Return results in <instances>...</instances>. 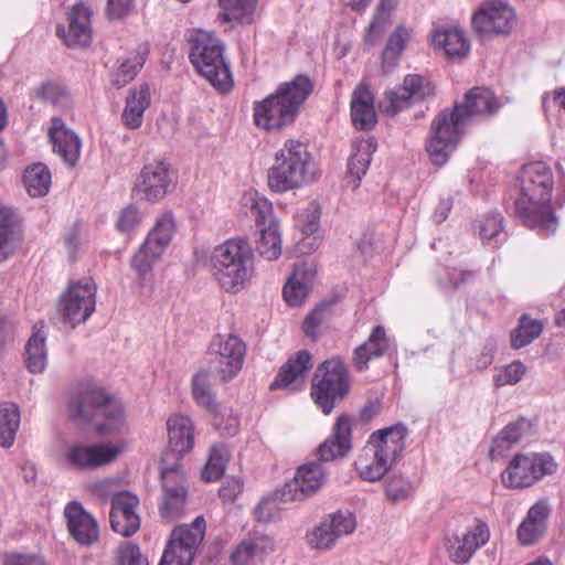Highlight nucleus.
Listing matches in <instances>:
<instances>
[{
	"mask_svg": "<svg viewBox=\"0 0 565 565\" xmlns=\"http://www.w3.org/2000/svg\"><path fill=\"white\" fill-rule=\"evenodd\" d=\"M189 57L198 72L215 88L228 90L232 87V76L224 61V46L220 39L210 33L198 31L190 39Z\"/></svg>",
	"mask_w": 565,
	"mask_h": 565,
	"instance_id": "nucleus-6",
	"label": "nucleus"
},
{
	"mask_svg": "<svg viewBox=\"0 0 565 565\" xmlns=\"http://www.w3.org/2000/svg\"><path fill=\"white\" fill-rule=\"evenodd\" d=\"M408 430L402 424L373 431L366 441L392 467L399 460L405 449Z\"/></svg>",
	"mask_w": 565,
	"mask_h": 565,
	"instance_id": "nucleus-21",
	"label": "nucleus"
},
{
	"mask_svg": "<svg viewBox=\"0 0 565 565\" xmlns=\"http://www.w3.org/2000/svg\"><path fill=\"white\" fill-rule=\"evenodd\" d=\"M520 196L514 202V213L524 225L554 232L556 218L551 205L554 178L543 161L525 163L518 177Z\"/></svg>",
	"mask_w": 565,
	"mask_h": 565,
	"instance_id": "nucleus-1",
	"label": "nucleus"
},
{
	"mask_svg": "<svg viewBox=\"0 0 565 565\" xmlns=\"http://www.w3.org/2000/svg\"><path fill=\"white\" fill-rule=\"evenodd\" d=\"M353 466L359 477L369 482L381 480L392 469V466L367 444L359 451Z\"/></svg>",
	"mask_w": 565,
	"mask_h": 565,
	"instance_id": "nucleus-34",
	"label": "nucleus"
},
{
	"mask_svg": "<svg viewBox=\"0 0 565 565\" xmlns=\"http://www.w3.org/2000/svg\"><path fill=\"white\" fill-rule=\"evenodd\" d=\"M390 347V340L386 335L384 327L376 326L373 328L367 340L359 345L353 352V365L359 371L369 367V362L373 359L383 356Z\"/></svg>",
	"mask_w": 565,
	"mask_h": 565,
	"instance_id": "nucleus-30",
	"label": "nucleus"
},
{
	"mask_svg": "<svg viewBox=\"0 0 565 565\" xmlns=\"http://www.w3.org/2000/svg\"><path fill=\"white\" fill-rule=\"evenodd\" d=\"M349 391L350 374L340 356H332L317 367L311 383V396L323 414H330Z\"/></svg>",
	"mask_w": 565,
	"mask_h": 565,
	"instance_id": "nucleus-7",
	"label": "nucleus"
},
{
	"mask_svg": "<svg viewBox=\"0 0 565 565\" xmlns=\"http://www.w3.org/2000/svg\"><path fill=\"white\" fill-rule=\"evenodd\" d=\"M312 367V356L309 351L300 350L291 355L279 369L270 390L297 391L302 387L307 373Z\"/></svg>",
	"mask_w": 565,
	"mask_h": 565,
	"instance_id": "nucleus-22",
	"label": "nucleus"
},
{
	"mask_svg": "<svg viewBox=\"0 0 565 565\" xmlns=\"http://www.w3.org/2000/svg\"><path fill=\"white\" fill-rule=\"evenodd\" d=\"M310 290L307 274L301 266H295L291 276L282 288L285 301L292 307L301 306Z\"/></svg>",
	"mask_w": 565,
	"mask_h": 565,
	"instance_id": "nucleus-41",
	"label": "nucleus"
},
{
	"mask_svg": "<svg viewBox=\"0 0 565 565\" xmlns=\"http://www.w3.org/2000/svg\"><path fill=\"white\" fill-rule=\"evenodd\" d=\"M35 97L51 103L53 106L65 109L71 107L72 98L64 86L57 83H44L34 90Z\"/></svg>",
	"mask_w": 565,
	"mask_h": 565,
	"instance_id": "nucleus-47",
	"label": "nucleus"
},
{
	"mask_svg": "<svg viewBox=\"0 0 565 565\" xmlns=\"http://www.w3.org/2000/svg\"><path fill=\"white\" fill-rule=\"evenodd\" d=\"M139 499L130 491H120L111 498L109 522L111 529L125 536L134 535L140 527V516L137 513Z\"/></svg>",
	"mask_w": 565,
	"mask_h": 565,
	"instance_id": "nucleus-18",
	"label": "nucleus"
},
{
	"mask_svg": "<svg viewBox=\"0 0 565 565\" xmlns=\"http://www.w3.org/2000/svg\"><path fill=\"white\" fill-rule=\"evenodd\" d=\"M351 118L358 130H370L377 121L374 96L364 83L360 84L352 94Z\"/></svg>",
	"mask_w": 565,
	"mask_h": 565,
	"instance_id": "nucleus-28",
	"label": "nucleus"
},
{
	"mask_svg": "<svg viewBox=\"0 0 565 565\" xmlns=\"http://www.w3.org/2000/svg\"><path fill=\"white\" fill-rule=\"evenodd\" d=\"M408 38V31L404 26H397L393 34L390 36L385 50L383 51V62L385 63L390 60L395 61L404 51Z\"/></svg>",
	"mask_w": 565,
	"mask_h": 565,
	"instance_id": "nucleus-53",
	"label": "nucleus"
},
{
	"mask_svg": "<svg viewBox=\"0 0 565 565\" xmlns=\"http://www.w3.org/2000/svg\"><path fill=\"white\" fill-rule=\"evenodd\" d=\"M52 175L43 163H34L24 170L23 183L26 192L32 198H42L50 191Z\"/></svg>",
	"mask_w": 565,
	"mask_h": 565,
	"instance_id": "nucleus-40",
	"label": "nucleus"
},
{
	"mask_svg": "<svg viewBox=\"0 0 565 565\" xmlns=\"http://www.w3.org/2000/svg\"><path fill=\"white\" fill-rule=\"evenodd\" d=\"M46 132L50 141H79L78 136L60 117L50 120Z\"/></svg>",
	"mask_w": 565,
	"mask_h": 565,
	"instance_id": "nucleus-56",
	"label": "nucleus"
},
{
	"mask_svg": "<svg viewBox=\"0 0 565 565\" xmlns=\"http://www.w3.org/2000/svg\"><path fill=\"white\" fill-rule=\"evenodd\" d=\"M175 184L177 172L172 169L170 162L163 158H156L142 167L139 181L134 190L141 195V199L148 202H158Z\"/></svg>",
	"mask_w": 565,
	"mask_h": 565,
	"instance_id": "nucleus-14",
	"label": "nucleus"
},
{
	"mask_svg": "<svg viewBox=\"0 0 565 565\" xmlns=\"http://www.w3.org/2000/svg\"><path fill=\"white\" fill-rule=\"evenodd\" d=\"M327 480V472L320 462L300 466L292 480L286 482L276 497L281 502L301 501L316 493Z\"/></svg>",
	"mask_w": 565,
	"mask_h": 565,
	"instance_id": "nucleus-17",
	"label": "nucleus"
},
{
	"mask_svg": "<svg viewBox=\"0 0 565 565\" xmlns=\"http://www.w3.org/2000/svg\"><path fill=\"white\" fill-rule=\"evenodd\" d=\"M129 425L124 403L120 398L108 395V436L127 434Z\"/></svg>",
	"mask_w": 565,
	"mask_h": 565,
	"instance_id": "nucleus-48",
	"label": "nucleus"
},
{
	"mask_svg": "<svg viewBox=\"0 0 565 565\" xmlns=\"http://www.w3.org/2000/svg\"><path fill=\"white\" fill-rule=\"evenodd\" d=\"M20 425V411L17 404H0V446L10 447L14 443Z\"/></svg>",
	"mask_w": 565,
	"mask_h": 565,
	"instance_id": "nucleus-43",
	"label": "nucleus"
},
{
	"mask_svg": "<svg viewBox=\"0 0 565 565\" xmlns=\"http://www.w3.org/2000/svg\"><path fill=\"white\" fill-rule=\"evenodd\" d=\"M435 93L433 84L417 74L407 75L404 78L403 85L394 90H388L380 100L379 107L382 113L387 115H396L405 108H408L412 103L424 100Z\"/></svg>",
	"mask_w": 565,
	"mask_h": 565,
	"instance_id": "nucleus-16",
	"label": "nucleus"
},
{
	"mask_svg": "<svg viewBox=\"0 0 565 565\" xmlns=\"http://www.w3.org/2000/svg\"><path fill=\"white\" fill-rule=\"evenodd\" d=\"M177 231L174 213L171 210L160 213L145 242L135 254L131 264L140 278L151 273L153 265L161 258Z\"/></svg>",
	"mask_w": 565,
	"mask_h": 565,
	"instance_id": "nucleus-8",
	"label": "nucleus"
},
{
	"mask_svg": "<svg viewBox=\"0 0 565 565\" xmlns=\"http://www.w3.org/2000/svg\"><path fill=\"white\" fill-rule=\"evenodd\" d=\"M21 239L13 212L0 205V263L9 258Z\"/></svg>",
	"mask_w": 565,
	"mask_h": 565,
	"instance_id": "nucleus-39",
	"label": "nucleus"
},
{
	"mask_svg": "<svg viewBox=\"0 0 565 565\" xmlns=\"http://www.w3.org/2000/svg\"><path fill=\"white\" fill-rule=\"evenodd\" d=\"M205 532L203 515L196 516L192 523L174 526L158 565H192Z\"/></svg>",
	"mask_w": 565,
	"mask_h": 565,
	"instance_id": "nucleus-9",
	"label": "nucleus"
},
{
	"mask_svg": "<svg viewBox=\"0 0 565 565\" xmlns=\"http://www.w3.org/2000/svg\"><path fill=\"white\" fill-rule=\"evenodd\" d=\"M115 565H149L148 557L131 542H122L115 551Z\"/></svg>",
	"mask_w": 565,
	"mask_h": 565,
	"instance_id": "nucleus-50",
	"label": "nucleus"
},
{
	"mask_svg": "<svg viewBox=\"0 0 565 565\" xmlns=\"http://www.w3.org/2000/svg\"><path fill=\"white\" fill-rule=\"evenodd\" d=\"M244 484L238 479L226 480L218 489V495L223 503H234L236 498L243 492Z\"/></svg>",
	"mask_w": 565,
	"mask_h": 565,
	"instance_id": "nucleus-63",
	"label": "nucleus"
},
{
	"mask_svg": "<svg viewBox=\"0 0 565 565\" xmlns=\"http://www.w3.org/2000/svg\"><path fill=\"white\" fill-rule=\"evenodd\" d=\"M254 260L255 255L247 241L227 239L216 246L211 256L213 277L222 290L236 294L253 278Z\"/></svg>",
	"mask_w": 565,
	"mask_h": 565,
	"instance_id": "nucleus-4",
	"label": "nucleus"
},
{
	"mask_svg": "<svg viewBox=\"0 0 565 565\" xmlns=\"http://www.w3.org/2000/svg\"><path fill=\"white\" fill-rule=\"evenodd\" d=\"M188 484L180 462L166 466L161 463V497L159 512L167 522H173L184 515L188 504Z\"/></svg>",
	"mask_w": 565,
	"mask_h": 565,
	"instance_id": "nucleus-11",
	"label": "nucleus"
},
{
	"mask_svg": "<svg viewBox=\"0 0 565 565\" xmlns=\"http://www.w3.org/2000/svg\"><path fill=\"white\" fill-rule=\"evenodd\" d=\"M71 536L79 544L89 545L97 541L99 531L95 519L87 513L81 503L70 502L64 510Z\"/></svg>",
	"mask_w": 565,
	"mask_h": 565,
	"instance_id": "nucleus-26",
	"label": "nucleus"
},
{
	"mask_svg": "<svg viewBox=\"0 0 565 565\" xmlns=\"http://www.w3.org/2000/svg\"><path fill=\"white\" fill-rule=\"evenodd\" d=\"M456 143H427V154L435 166H443L448 161V158L454 150Z\"/></svg>",
	"mask_w": 565,
	"mask_h": 565,
	"instance_id": "nucleus-62",
	"label": "nucleus"
},
{
	"mask_svg": "<svg viewBox=\"0 0 565 565\" xmlns=\"http://www.w3.org/2000/svg\"><path fill=\"white\" fill-rule=\"evenodd\" d=\"M169 445L179 462L194 446V425L190 417L173 415L167 420Z\"/></svg>",
	"mask_w": 565,
	"mask_h": 565,
	"instance_id": "nucleus-29",
	"label": "nucleus"
},
{
	"mask_svg": "<svg viewBox=\"0 0 565 565\" xmlns=\"http://www.w3.org/2000/svg\"><path fill=\"white\" fill-rule=\"evenodd\" d=\"M515 25L514 10L501 0L482 2L471 19V26L480 36L508 35Z\"/></svg>",
	"mask_w": 565,
	"mask_h": 565,
	"instance_id": "nucleus-13",
	"label": "nucleus"
},
{
	"mask_svg": "<svg viewBox=\"0 0 565 565\" xmlns=\"http://www.w3.org/2000/svg\"><path fill=\"white\" fill-rule=\"evenodd\" d=\"M550 512L546 501H539L530 508L518 529V537L523 545L534 544L543 535Z\"/></svg>",
	"mask_w": 565,
	"mask_h": 565,
	"instance_id": "nucleus-33",
	"label": "nucleus"
},
{
	"mask_svg": "<svg viewBox=\"0 0 565 565\" xmlns=\"http://www.w3.org/2000/svg\"><path fill=\"white\" fill-rule=\"evenodd\" d=\"M328 524L332 529L337 540L340 536L350 534L355 530V520L350 513H335L332 515L331 521Z\"/></svg>",
	"mask_w": 565,
	"mask_h": 565,
	"instance_id": "nucleus-59",
	"label": "nucleus"
},
{
	"mask_svg": "<svg viewBox=\"0 0 565 565\" xmlns=\"http://www.w3.org/2000/svg\"><path fill=\"white\" fill-rule=\"evenodd\" d=\"M376 143H354L348 161V172L343 178V186L355 191L360 188L361 179L365 175Z\"/></svg>",
	"mask_w": 565,
	"mask_h": 565,
	"instance_id": "nucleus-32",
	"label": "nucleus"
},
{
	"mask_svg": "<svg viewBox=\"0 0 565 565\" xmlns=\"http://www.w3.org/2000/svg\"><path fill=\"white\" fill-rule=\"evenodd\" d=\"M503 218L500 214H490L479 221V234L483 239H491L502 231Z\"/></svg>",
	"mask_w": 565,
	"mask_h": 565,
	"instance_id": "nucleus-61",
	"label": "nucleus"
},
{
	"mask_svg": "<svg viewBox=\"0 0 565 565\" xmlns=\"http://www.w3.org/2000/svg\"><path fill=\"white\" fill-rule=\"evenodd\" d=\"M390 22L391 21L387 14L374 13V17L364 35L365 43L369 45H374L381 39Z\"/></svg>",
	"mask_w": 565,
	"mask_h": 565,
	"instance_id": "nucleus-58",
	"label": "nucleus"
},
{
	"mask_svg": "<svg viewBox=\"0 0 565 565\" xmlns=\"http://www.w3.org/2000/svg\"><path fill=\"white\" fill-rule=\"evenodd\" d=\"M386 495L393 501L406 499L412 492L409 481L401 476H392L385 484Z\"/></svg>",
	"mask_w": 565,
	"mask_h": 565,
	"instance_id": "nucleus-57",
	"label": "nucleus"
},
{
	"mask_svg": "<svg viewBox=\"0 0 565 565\" xmlns=\"http://www.w3.org/2000/svg\"><path fill=\"white\" fill-rule=\"evenodd\" d=\"M224 21L249 22L256 0H218Z\"/></svg>",
	"mask_w": 565,
	"mask_h": 565,
	"instance_id": "nucleus-46",
	"label": "nucleus"
},
{
	"mask_svg": "<svg viewBox=\"0 0 565 565\" xmlns=\"http://www.w3.org/2000/svg\"><path fill=\"white\" fill-rule=\"evenodd\" d=\"M131 443L130 431L108 436V463L124 455Z\"/></svg>",
	"mask_w": 565,
	"mask_h": 565,
	"instance_id": "nucleus-60",
	"label": "nucleus"
},
{
	"mask_svg": "<svg viewBox=\"0 0 565 565\" xmlns=\"http://www.w3.org/2000/svg\"><path fill=\"white\" fill-rule=\"evenodd\" d=\"M192 396L194 401L210 413H216L217 403L211 390L210 373L201 370L192 379Z\"/></svg>",
	"mask_w": 565,
	"mask_h": 565,
	"instance_id": "nucleus-44",
	"label": "nucleus"
},
{
	"mask_svg": "<svg viewBox=\"0 0 565 565\" xmlns=\"http://www.w3.org/2000/svg\"><path fill=\"white\" fill-rule=\"evenodd\" d=\"M71 417L76 422L90 423L106 416V393L103 386L87 385L78 398L70 405Z\"/></svg>",
	"mask_w": 565,
	"mask_h": 565,
	"instance_id": "nucleus-24",
	"label": "nucleus"
},
{
	"mask_svg": "<svg viewBox=\"0 0 565 565\" xmlns=\"http://www.w3.org/2000/svg\"><path fill=\"white\" fill-rule=\"evenodd\" d=\"M151 92L148 83H141L129 90L121 114L124 125L137 129L142 125L145 110L150 106Z\"/></svg>",
	"mask_w": 565,
	"mask_h": 565,
	"instance_id": "nucleus-31",
	"label": "nucleus"
},
{
	"mask_svg": "<svg viewBox=\"0 0 565 565\" xmlns=\"http://www.w3.org/2000/svg\"><path fill=\"white\" fill-rule=\"evenodd\" d=\"M150 53L149 44L137 43L117 58L118 66L111 73V85L117 89L132 82L143 67Z\"/></svg>",
	"mask_w": 565,
	"mask_h": 565,
	"instance_id": "nucleus-25",
	"label": "nucleus"
},
{
	"mask_svg": "<svg viewBox=\"0 0 565 565\" xmlns=\"http://www.w3.org/2000/svg\"><path fill=\"white\" fill-rule=\"evenodd\" d=\"M557 468L548 454H516L501 472V481L510 489H523L533 486Z\"/></svg>",
	"mask_w": 565,
	"mask_h": 565,
	"instance_id": "nucleus-10",
	"label": "nucleus"
},
{
	"mask_svg": "<svg viewBox=\"0 0 565 565\" xmlns=\"http://www.w3.org/2000/svg\"><path fill=\"white\" fill-rule=\"evenodd\" d=\"M433 44L449 58H465L470 52V44L462 30L458 28L437 29L431 36Z\"/></svg>",
	"mask_w": 565,
	"mask_h": 565,
	"instance_id": "nucleus-35",
	"label": "nucleus"
},
{
	"mask_svg": "<svg viewBox=\"0 0 565 565\" xmlns=\"http://www.w3.org/2000/svg\"><path fill=\"white\" fill-rule=\"evenodd\" d=\"M543 330V323L531 319L527 315L520 318L519 327L511 333V345L513 349H521L539 338Z\"/></svg>",
	"mask_w": 565,
	"mask_h": 565,
	"instance_id": "nucleus-45",
	"label": "nucleus"
},
{
	"mask_svg": "<svg viewBox=\"0 0 565 565\" xmlns=\"http://www.w3.org/2000/svg\"><path fill=\"white\" fill-rule=\"evenodd\" d=\"M501 108V102L487 87H472L451 110L440 111L431 122V141H458L477 124L488 120Z\"/></svg>",
	"mask_w": 565,
	"mask_h": 565,
	"instance_id": "nucleus-2",
	"label": "nucleus"
},
{
	"mask_svg": "<svg viewBox=\"0 0 565 565\" xmlns=\"http://www.w3.org/2000/svg\"><path fill=\"white\" fill-rule=\"evenodd\" d=\"M307 541L313 548L328 550L334 545L337 539L328 522H323L307 534Z\"/></svg>",
	"mask_w": 565,
	"mask_h": 565,
	"instance_id": "nucleus-52",
	"label": "nucleus"
},
{
	"mask_svg": "<svg viewBox=\"0 0 565 565\" xmlns=\"http://www.w3.org/2000/svg\"><path fill=\"white\" fill-rule=\"evenodd\" d=\"M135 0H108V20H121L130 14Z\"/></svg>",
	"mask_w": 565,
	"mask_h": 565,
	"instance_id": "nucleus-64",
	"label": "nucleus"
},
{
	"mask_svg": "<svg viewBox=\"0 0 565 565\" xmlns=\"http://www.w3.org/2000/svg\"><path fill=\"white\" fill-rule=\"evenodd\" d=\"M312 90L313 83L302 74L281 84L275 94L256 104L255 124L267 131L279 130L291 124Z\"/></svg>",
	"mask_w": 565,
	"mask_h": 565,
	"instance_id": "nucleus-3",
	"label": "nucleus"
},
{
	"mask_svg": "<svg viewBox=\"0 0 565 565\" xmlns=\"http://www.w3.org/2000/svg\"><path fill=\"white\" fill-rule=\"evenodd\" d=\"M44 328L45 323L43 321L36 322L25 344V366L34 374L42 373L46 367L47 351Z\"/></svg>",
	"mask_w": 565,
	"mask_h": 565,
	"instance_id": "nucleus-36",
	"label": "nucleus"
},
{
	"mask_svg": "<svg viewBox=\"0 0 565 565\" xmlns=\"http://www.w3.org/2000/svg\"><path fill=\"white\" fill-rule=\"evenodd\" d=\"M329 307L327 305H319L313 308L302 322V331L312 340L319 337V329L327 318Z\"/></svg>",
	"mask_w": 565,
	"mask_h": 565,
	"instance_id": "nucleus-54",
	"label": "nucleus"
},
{
	"mask_svg": "<svg viewBox=\"0 0 565 565\" xmlns=\"http://www.w3.org/2000/svg\"><path fill=\"white\" fill-rule=\"evenodd\" d=\"M352 448V420L349 415H340L331 435L319 446L318 456L328 462L344 457Z\"/></svg>",
	"mask_w": 565,
	"mask_h": 565,
	"instance_id": "nucleus-23",
	"label": "nucleus"
},
{
	"mask_svg": "<svg viewBox=\"0 0 565 565\" xmlns=\"http://www.w3.org/2000/svg\"><path fill=\"white\" fill-rule=\"evenodd\" d=\"M92 11L85 3H76L68 13V28L58 25L56 35L71 49L85 47L92 41Z\"/></svg>",
	"mask_w": 565,
	"mask_h": 565,
	"instance_id": "nucleus-20",
	"label": "nucleus"
},
{
	"mask_svg": "<svg viewBox=\"0 0 565 565\" xmlns=\"http://www.w3.org/2000/svg\"><path fill=\"white\" fill-rule=\"evenodd\" d=\"M312 166L306 143H285L267 170V185L278 194L298 190L311 180Z\"/></svg>",
	"mask_w": 565,
	"mask_h": 565,
	"instance_id": "nucleus-5",
	"label": "nucleus"
},
{
	"mask_svg": "<svg viewBox=\"0 0 565 565\" xmlns=\"http://www.w3.org/2000/svg\"><path fill=\"white\" fill-rule=\"evenodd\" d=\"M231 458V451L224 444H215L210 448L209 459L201 472L202 480L213 482L221 479Z\"/></svg>",
	"mask_w": 565,
	"mask_h": 565,
	"instance_id": "nucleus-42",
	"label": "nucleus"
},
{
	"mask_svg": "<svg viewBox=\"0 0 565 565\" xmlns=\"http://www.w3.org/2000/svg\"><path fill=\"white\" fill-rule=\"evenodd\" d=\"M490 539L488 524L479 519H475L466 533L461 536H452L448 541L447 551L449 557L458 564L468 562L477 550L486 545Z\"/></svg>",
	"mask_w": 565,
	"mask_h": 565,
	"instance_id": "nucleus-19",
	"label": "nucleus"
},
{
	"mask_svg": "<svg viewBox=\"0 0 565 565\" xmlns=\"http://www.w3.org/2000/svg\"><path fill=\"white\" fill-rule=\"evenodd\" d=\"M142 220L140 209L135 204H128L118 214L115 227L126 236V241H130Z\"/></svg>",
	"mask_w": 565,
	"mask_h": 565,
	"instance_id": "nucleus-49",
	"label": "nucleus"
},
{
	"mask_svg": "<svg viewBox=\"0 0 565 565\" xmlns=\"http://www.w3.org/2000/svg\"><path fill=\"white\" fill-rule=\"evenodd\" d=\"M209 353L220 379L230 382L243 369L247 345L234 333H217L210 342Z\"/></svg>",
	"mask_w": 565,
	"mask_h": 565,
	"instance_id": "nucleus-12",
	"label": "nucleus"
},
{
	"mask_svg": "<svg viewBox=\"0 0 565 565\" xmlns=\"http://www.w3.org/2000/svg\"><path fill=\"white\" fill-rule=\"evenodd\" d=\"M274 541L265 535L248 536L234 546L230 554L232 565H255L274 552Z\"/></svg>",
	"mask_w": 565,
	"mask_h": 565,
	"instance_id": "nucleus-27",
	"label": "nucleus"
},
{
	"mask_svg": "<svg viewBox=\"0 0 565 565\" xmlns=\"http://www.w3.org/2000/svg\"><path fill=\"white\" fill-rule=\"evenodd\" d=\"M67 462L78 469H93L106 463V446L74 445L66 452Z\"/></svg>",
	"mask_w": 565,
	"mask_h": 565,
	"instance_id": "nucleus-37",
	"label": "nucleus"
},
{
	"mask_svg": "<svg viewBox=\"0 0 565 565\" xmlns=\"http://www.w3.org/2000/svg\"><path fill=\"white\" fill-rule=\"evenodd\" d=\"M243 200L246 205H250V211L255 215L257 226H266L268 224L267 218L273 213L271 203L253 191L245 193Z\"/></svg>",
	"mask_w": 565,
	"mask_h": 565,
	"instance_id": "nucleus-51",
	"label": "nucleus"
},
{
	"mask_svg": "<svg viewBox=\"0 0 565 565\" xmlns=\"http://www.w3.org/2000/svg\"><path fill=\"white\" fill-rule=\"evenodd\" d=\"M524 374V364L520 361H514L498 371L494 375V383L497 386L513 385L521 381Z\"/></svg>",
	"mask_w": 565,
	"mask_h": 565,
	"instance_id": "nucleus-55",
	"label": "nucleus"
},
{
	"mask_svg": "<svg viewBox=\"0 0 565 565\" xmlns=\"http://www.w3.org/2000/svg\"><path fill=\"white\" fill-rule=\"evenodd\" d=\"M258 254L267 260H276L281 255V232L279 223L270 218L266 226L260 227V235L256 241Z\"/></svg>",
	"mask_w": 565,
	"mask_h": 565,
	"instance_id": "nucleus-38",
	"label": "nucleus"
},
{
	"mask_svg": "<svg viewBox=\"0 0 565 565\" xmlns=\"http://www.w3.org/2000/svg\"><path fill=\"white\" fill-rule=\"evenodd\" d=\"M95 291L90 279L72 282L58 303L63 320L73 328L84 322L95 310Z\"/></svg>",
	"mask_w": 565,
	"mask_h": 565,
	"instance_id": "nucleus-15",
	"label": "nucleus"
}]
</instances>
